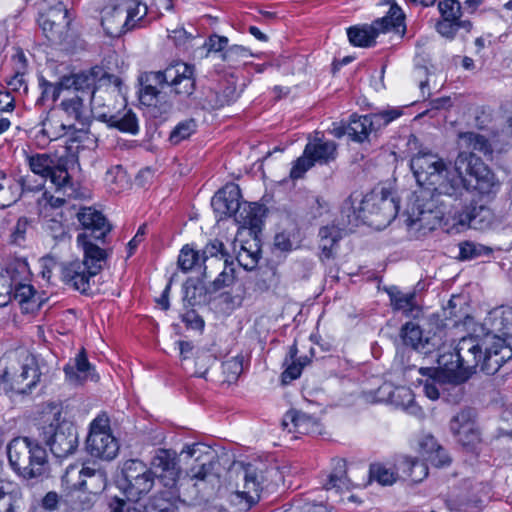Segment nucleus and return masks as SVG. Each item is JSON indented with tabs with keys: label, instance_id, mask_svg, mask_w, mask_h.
Instances as JSON below:
<instances>
[{
	"label": "nucleus",
	"instance_id": "9b49d317",
	"mask_svg": "<svg viewBox=\"0 0 512 512\" xmlns=\"http://www.w3.org/2000/svg\"><path fill=\"white\" fill-rule=\"evenodd\" d=\"M118 486L129 501L137 502L151 491L154 477L144 462L130 459L123 463Z\"/></svg>",
	"mask_w": 512,
	"mask_h": 512
},
{
	"label": "nucleus",
	"instance_id": "338daca9",
	"mask_svg": "<svg viewBox=\"0 0 512 512\" xmlns=\"http://www.w3.org/2000/svg\"><path fill=\"white\" fill-rule=\"evenodd\" d=\"M248 56L249 51L245 47L234 45L224 51L222 58L227 62H235L240 58H246Z\"/></svg>",
	"mask_w": 512,
	"mask_h": 512
},
{
	"label": "nucleus",
	"instance_id": "0eeeda50",
	"mask_svg": "<svg viewBox=\"0 0 512 512\" xmlns=\"http://www.w3.org/2000/svg\"><path fill=\"white\" fill-rule=\"evenodd\" d=\"M345 209L352 210L356 219L382 228L396 218L399 204L391 192L381 190L380 192L373 191L361 199L360 195L352 194L345 203Z\"/></svg>",
	"mask_w": 512,
	"mask_h": 512
},
{
	"label": "nucleus",
	"instance_id": "4c0bfd02",
	"mask_svg": "<svg viewBox=\"0 0 512 512\" xmlns=\"http://www.w3.org/2000/svg\"><path fill=\"white\" fill-rule=\"evenodd\" d=\"M298 349L296 345H292L289 349V360L286 359L287 368L282 373V381L288 383L300 377L302 370L310 362L307 356L296 358Z\"/></svg>",
	"mask_w": 512,
	"mask_h": 512
},
{
	"label": "nucleus",
	"instance_id": "bf43d9fd",
	"mask_svg": "<svg viewBox=\"0 0 512 512\" xmlns=\"http://www.w3.org/2000/svg\"><path fill=\"white\" fill-rule=\"evenodd\" d=\"M419 372L422 374V375H429V378L425 381L424 385H423V391L425 393V395L431 399V400H436L439 398V387H438V382L436 381V379L430 374L431 372H435L434 369L432 368H421L419 370Z\"/></svg>",
	"mask_w": 512,
	"mask_h": 512
},
{
	"label": "nucleus",
	"instance_id": "72a5a7b5",
	"mask_svg": "<svg viewBox=\"0 0 512 512\" xmlns=\"http://www.w3.org/2000/svg\"><path fill=\"white\" fill-rule=\"evenodd\" d=\"M399 471H402L404 477L412 482H420L428 475L427 461L417 460L407 456L401 457L398 461Z\"/></svg>",
	"mask_w": 512,
	"mask_h": 512
},
{
	"label": "nucleus",
	"instance_id": "de8ad7c7",
	"mask_svg": "<svg viewBox=\"0 0 512 512\" xmlns=\"http://www.w3.org/2000/svg\"><path fill=\"white\" fill-rule=\"evenodd\" d=\"M319 237L322 254L326 258H330L332 256L334 246L341 238L340 229L336 226L322 227L319 231Z\"/></svg>",
	"mask_w": 512,
	"mask_h": 512
},
{
	"label": "nucleus",
	"instance_id": "79ce46f5",
	"mask_svg": "<svg viewBox=\"0 0 512 512\" xmlns=\"http://www.w3.org/2000/svg\"><path fill=\"white\" fill-rule=\"evenodd\" d=\"M38 85L41 90V96L38 102L42 104L46 101L56 102L66 93V87L63 85V77L58 82H50L41 76L38 79Z\"/></svg>",
	"mask_w": 512,
	"mask_h": 512
},
{
	"label": "nucleus",
	"instance_id": "bb28decb",
	"mask_svg": "<svg viewBox=\"0 0 512 512\" xmlns=\"http://www.w3.org/2000/svg\"><path fill=\"white\" fill-rule=\"evenodd\" d=\"M418 445V453L424 461L436 467H443L450 463L449 456L432 435H423Z\"/></svg>",
	"mask_w": 512,
	"mask_h": 512
},
{
	"label": "nucleus",
	"instance_id": "e2e57ef3",
	"mask_svg": "<svg viewBox=\"0 0 512 512\" xmlns=\"http://www.w3.org/2000/svg\"><path fill=\"white\" fill-rule=\"evenodd\" d=\"M400 115V110L388 109L371 114V117L373 118L374 125H376L377 129H380L381 127L388 125L390 122L400 117Z\"/></svg>",
	"mask_w": 512,
	"mask_h": 512
},
{
	"label": "nucleus",
	"instance_id": "20e7f679",
	"mask_svg": "<svg viewBox=\"0 0 512 512\" xmlns=\"http://www.w3.org/2000/svg\"><path fill=\"white\" fill-rule=\"evenodd\" d=\"M473 218L472 212L463 206L453 207L445 213L427 191L417 195L407 211V225L417 231H431L443 225L449 232H460Z\"/></svg>",
	"mask_w": 512,
	"mask_h": 512
},
{
	"label": "nucleus",
	"instance_id": "423d86ee",
	"mask_svg": "<svg viewBox=\"0 0 512 512\" xmlns=\"http://www.w3.org/2000/svg\"><path fill=\"white\" fill-rule=\"evenodd\" d=\"M0 388L6 394H26L40 381L36 359L26 351L7 355L2 359Z\"/></svg>",
	"mask_w": 512,
	"mask_h": 512
},
{
	"label": "nucleus",
	"instance_id": "f704fd0d",
	"mask_svg": "<svg viewBox=\"0 0 512 512\" xmlns=\"http://www.w3.org/2000/svg\"><path fill=\"white\" fill-rule=\"evenodd\" d=\"M347 36L350 43L358 47L372 46L378 37L373 23L349 27L347 29Z\"/></svg>",
	"mask_w": 512,
	"mask_h": 512
},
{
	"label": "nucleus",
	"instance_id": "58836bf2",
	"mask_svg": "<svg viewBox=\"0 0 512 512\" xmlns=\"http://www.w3.org/2000/svg\"><path fill=\"white\" fill-rule=\"evenodd\" d=\"M109 126L117 128L126 133L136 134L138 132V123L135 114L131 110H124L117 114L103 115Z\"/></svg>",
	"mask_w": 512,
	"mask_h": 512
},
{
	"label": "nucleus",
	"instance_id": "4d7b16f0",
	"mask_svg": "<svg viewBox=\"0 0 512 512\" xmlns=\"http://www.w3.org/2000/svg\"><path fill=\"white\" fill-rule=\"evenodd\" d=\"M235 281V268L233 267V263H229L228 259L224 260V268L221 273L217 276V278L213 281V286L215 289L219 290L224 287H228L233 284Z\"/></svg>",
	"mask_w": 512,
	"mask_h": 512
},
{
	"label": "nucleus",
	"instance_id": "6e6d98bb",
	"mask_svg": "<svg viewBox=\"0 0 512 512\" xmlns=\"http://www.w3.org/2000/svg\"><path fill=\"white\" fill-rule=\"evenodd\" d=\"M437 31L443 36L448 39H452L456 33V31L460 27H464L466 30H469L471 27L470 22H460V21H453V20H444L441 19L437 23Z\"/></svg>",
	"mask_w": 512,
	"mask_h": 512
},
{
	"label": "nucleus",
	"instance_id": "cd10ccee",
	"mask_svg": "<svg viewBox=\"0 0 512 512\" xmlns=\"http://www.w3.org/2000/svg\"><path fill=\"white\" fill-rule=\"evenodd\" d=\"M96 75L94 72H81L69 76H63V85L67 93L86 95L88 101H92L95 94Z\"/></svg>",
	"mask_w": 512,
	"mask_h": 512
},
{
	"label": "nucleus",
	"instance_id": "5701e85b",
	"mask_svg": "<svg viewBox=\"0 0 512 512\" xmlns=\"http://www.w3.org/2000/svg\"><path fill=\"white\" fill-rule=\"evenodd\" d=\"M66 381L71 385H82L88 380L97 381L98 376L94 373L93 367L89 363L84 349H82L74 358L64 367Z\"/></svg>",
	"mask_w": 512,
	"mask_h": 512
},
{
	"label": "nucleus",
	"instance_id": "dca6fc26",
	"mask_svg": "<svg viewBox=\"0 0 512 512\" xmlns=\"http://www.w3.org/2000/svg\"><path fill=\"white\" fill-rule=\"evenodd\" d=\"M62 483L70 493L87 491L89 494H97L105 489L107 479L102 470L89 467L78 469L71 465L66 469Z\"/></svg>",
	"mask_w": 512,
	"mask_h": 512
},
{
	"label": "nucleus",
	"instance_id": "4be33fe9",
	"mask_svg": "<svg viewBox=\"0 0 512 512\" xmlns=\"http://www.w3.org/2000/svg\"><path fill=\"white\" fill-rule=\"evenodd\" d=\"M30 177L26 176L16 181L7 177L0 171V207L5 208L16 202L20 197L21 191H33L42 186V183L31 185Z\"/></svg>",
	"mask_w": 512,
	"mask_h": 512
},
{
	"label": "nucleus",
	"instance_id": "b1692460",
	"mask_svg": "<svg viewBox=\"0 0 512 512\" xmlns=\"http://www.w3.org/2000/svg\"><path fill=\"white\" fill-rule=\"evenodd\" d=\"M96 276L91 274L90 270L79 260L65 264L62 268L63 281L81 293H86L90 289V280Z\"/></svg>",
	"mask_w": 512,
	"mask_h": 512
},
{
	"label": "nucleus",
	"instance_id": "a878e982",
	"mask_svg": "<svg viewBox=\"0 0 512 512\" xmlns=\"http://www.w3.org/2000/svg\"><path fill=\"white\" fill-rule=\"evenodd\" d=\"M377 35L394 32L400 36L405 33V15L397 4H392L387 14L372 22Z\"/></svg>",
	"mask_w": 512,
	"mask_h": 512
},
{
	"label": "nucleus",
	"instance_id": "1a4fd4ad",
	"mask_svg": "<svg viewBox=\"0 0 512 512\" xmlns=\"http://www.w3.org/2000/svg\"><path fill=\"white\" fill-rule=\"evenodd\" d=\"M7 453L10 466L23 479H38L48 471L45 449L26 437L13 439L8 445Z\"/></svg>",
	"mask_w": 512,
	"mask_h": 512
},
{
	"label": "nucleus",
	"instance_id": "5fc2aeb1",
	"mask_svg": "<svg viewBox=\"0 0 512 512\" xmlns=\"http://www.w3.org/2000/svg\"><path fill=\"white\" fill-rule=\"evenodd\" d=\"M203 256V261L205 262L209 257L217 258L221 256V258L228 259L231 258L230 252L225 248L224 244L218 239L211 240L203 249L201 253Z\"/></svg>",
	"mask_w": 512,
	"mask_h": 512
},
{
	"label": "nucleus",
	"instance_id": "c03bdc74",
	"mask_svg": "<svg viewBox=\"0 0 512 512\" xmlns=\"http://www.w3.org/2000/svg\"><path fill=\"white\" fill-rule=\"evenodd\" d=\"M358 483H353L351 480L347 477L346 471H345V461L344 460H338L337 466L332 472L327 482L325 483L324 487L326 490H343V489H349L351 486H359Z\"/></svg>",
	"mask_w": 512,
	"mask_h": 512
},
{
	"label": "nucleus",
	"instance_id": "9d476101",
	"mask_svg": "<svg viewBox=\"0 0 512 512\" xmlns=\"http://www.w3.org/2000/svg\"><path fill=\"white\" fill-rule=\"evenodd\" d=\"M230 478L236 479L235 490L231 494V501L250 508L260 497L263 482L262 471L251 463H240L229 472Z\"/></svg>",
	"mask_w": 512,
	"mask_h": 512
},
{
	"label": "nucleus",
	"instance_id": "49530a36",
	"mask_svg": "<svg viewBox=\"0 0 512 512\" xmlns=\"http://www.w3.org/2000/svg\"><path fill=\"white\" fill-rule=\"evenodd\" d=\"M459 145L461 148L479 151L484 154L490 153L492 150L488 140L475 132H465L459 134Z\"/></svg>",
	"mask_w": 512,
	"mask_h": 512
},
{
	"label": "nucleus",
	"instance_id": "6e6552de",
	"mask_svg": "<svg viewBox=\"0 0 512 512\" xmlns=\"http://www.w3.org/2000/svg\"><path fill=\"white\" fill-rule=\"evenodd\" d=\"M40 437L57 458L73 454L78 447L75 426L62 416L61 409L53 406L43 415Z\"/></svg>",
	"mask_w": 512,
	"mask_h": 512
},
{
	"label": "nucleus",
	"instance_id": "39448f33",
	"mask_svg": "<svg viewBox=\"0 0 512 512\" xmlns=\"http://www.w3.org/2000/svg\"><path fill=\"white\" fill-rule=\"evenodd\" d=\"M140 102L156 106L164 88L169 87L179 96L188 97L195 90L193 67L182 62L168 66L163 71L146 72L140 76Z\"/></svg>",
	"mask_w": 512,
	"mask_h": 512
},
{
	"label": "nucleus",
	"instance_id": "37998d69",
	"mask_svg": "<svg viewBox=\"0 0 512 512\" xmlns=\"http://www.w3.org/2000/svg\"><path fill=\"white\" fill-rule=\"evenodd\" d=\"M369 476L371 480L383 486L392 485L398 479V473L394 466L385 463L372 464L369 469Z\"/></svg>",
	"mask_w": 512,
	"mask_h": 512
},
{
	"label": "nucleus",
	"instance_id": "7c9ffc66",
	"mask_svg": "<svg viewBox=\"0 0 512 512\" xmlns=\"http://www.w3.org/2000/svg\"><path fill=\"white\" fill-rule=\"evenodd\" d=\"M391 305L394 310L401 311L407 317H416L420 311L415 292H402L396 288L389 292Z\"/></svg>",
	"mask_w": 512,
	"mask_h": 512
},
{
	"label": "nucleus",
	"instance_id": "ddd939ff",
	"mask_svg": "<svg viewBox=\"0 0 512 512\" xmlns=\"http://www.w3.org/2000/svg\"><path fill=\"white\" fill-rule=\"evenodd\" d=\"M337 157V144L334 141L314 138L310 140L300 156L294 163L290 171V178L300 179L316 163L320 165L328 164Z\"/></svg>",
	"mask_w": 512,
	"mask_h": 512
},
{
	"label": "nucleus",
	"instance_id": "0e129e2a",
	"mask_svg": "<svg viewBox=\"0 0 512 512\" xmlns=\"http://www.w3.org/2000/svg\"><path fill=\"white\" fill-rule=\"evenodd\" d=\"M12 484L0 480V512H12Z\"/></svg>",
	"mask_w": 512,
	"mask_h": 512
},
{
	"label": "nucleus",
	"instance_id": "ea45409f",
	"mask_svg": "<svg viewBox=\"0 0 512 512\" xmlns=\"http://www.w3.org/2000/svg\"><path fill=\"white\" fill-rule=\"evenodd\" d=\"M391 404L402 408L413 415H419L421 409L414 403V394L410 388L405 386L395 387Z\"/></svg>",
	"mask_w": 512,
	"mask_h": 512
},
{
	"label": "nucleus",
	"instance_id": "2eb2a0df",
	"mask_svg": "<svg viewBox=\"0 0 512 512\" xmlns=\"http://www.w3.org/2000/svg\"><path fill=\"white\" fill-rule=\"evenodd\" d=\"M27 162L34 174L39 175L42 179L49 178L52 185H57L58 189L66 194H73L74 185L67 169L59 165L51 155L36 153L27 156Z\"/></svg>",
	"mask_w": 512,
	"mask_h": 512
},
{
	"label": "nucleus",
	"instance_id": "f8f14e48",
	"mask_svg": "<svg viewBox=\"0 0 512 512\" xmlns=\"http://www.w3.org/2000/svg\"><path fill=\"white\" fill-rule=\"evenodd\" d=\"M86 449L91 456L105 460L117 456L119 443L111 432L110 421L105 414L98 415L90 423Z\"/></svg>",
	"mask_w": 512,
	"mask_h": 512
},
{
	"label": "nucleus",
	"instance_id": "6ab92c4d",
	"mask_svg": "<svg viewBox=\"0 0 512 512\" xmlns=\"http://www.w3.org/2000/svg\"><path fill=\"white\" fill-rule=\"evenodd\" d=\"M240 188L235 183H228L211 199V206L217 220L235 215L240 209Z\"/></svg>",
	"mask_w": 512,
	"mask_h": 512
},
{
	"label": "nucleus",
	"instance_id": "680f3d73",
	"mask_svg": "<svg viewBox=\"0 0 512 512\" xmlns=\"http://www.w3.org/2000/svg\"><path fill=\"white\" fill-rule=\"evenodd\" d=\"M55 194H50L49 192H45L43 194V199L46 201L47 204H49L53 208L61 207L65 202L67 198H74L76 196V188L74 187L73 194L69 195L64 193V191H61L58 189L57 185H53Z\"/></svg>",
	"mask_w": 512,
	"mask_h": 512
},
{
	"label": "nucleus",
	"instance_id": "c85d7f7f",
	"mask_svg": "<svg viewBox=\"0 0 512 512\" xmlns=\"http://www.w3.org/2000/svg\"><path fill=\"white\" fill-rule=\"evenodd\" d=\"M189 457L195 458L197 461L204 456L205 460L198 466H194L189 471L190 480L204 481L210 473L211 467L207 463L211 458L212 452L210 448L201 443H195L183 450Z\"/></svg>",
	"mask_w": 512,
	"mask_h": 512
},
{
	"label": "nucleus",
	"instance_id": "69168bd1",
	"mask_svg": "<svg viewBox=\"0 0 512 512\" xmlns=\"http://www.w3.org/2000/svg\"><path fill=\"white\" fill-rule=\"evenodd\" d=\"M214 360L213 356L208 353H201L197 355L195 359L196 369L194 374L198 377H204Z\"/></svg>",
	"mask_w": 512,
	"mask_h": 512
},
{
	"label": "nucleus",
	"instance_id": "7ed1b4c3",
	"mask_svg": "<svg viewBox=\"0 0 512 512\" xmlns=\"http://www.w3.org/2000/svg\"><path fill=\"white\" fill-rule=\"evenodd\" d=\"M91 102L86 95L65 93L41 121L40 133L49 141L68 137L71 141L87 133L92 119Z\"/></svg>",
	"mask_w": 512,
	"mask_h": 512
},
{
	"label": "nucleus",
	"instance_id": "473e14b6",
	"mask_svg": "<svg viewBox=\"0 0 512 512\" xmlns=\"http://www.w3.org/2000/svg\"><path fill=\"white\" fill-rule=\"evenodd\" d=\"M377 130L370 115L352 116L347 126V135L356 142H363L369 134Z\"/></svg>",
	"mask_w": 512,
	"mask_h": 512
},
{
	"label": "nucleus",
	"instance_id": "a19ab883",
	"mask_svg": "<svg viewBox=\"0 0 512 512\" xmlns=\"http://www.w3.org/2000/svg\"><path fill=\"white\" fill-rule=\"evenodd\" d=\"M233 253L239 265L247 271L253 270L257 266L260 258L259 248L256 244H254V247H252V245L247 247L244 244H240L237 250L236 243L234 242Z\"/></svg>",
	"mask_w": 512,
	"mask_h": 512
},
{
	"label": "nucleus",
	"instance_id": "864d4df0",
	"mask_svg": "<svg viewBox=\"0 0 512 512\" xmlns=\"http://www.w3.org/2000/svg\"><path fill=\"white\" fill-rule=\"evenodd\" d=\"M30 228V221L26 217H20L11 228L9 242L21 246L26 241V235Z\"/></svg>",
	"mask_w": 512,
	"mask_h": 512
},
{
	"label": "nucleus",
	"instance_id": "09e8293b",
	"mask_svg": "<svg viewBox=\"0 0 512 512\" xmlns=\"http://www.w3.org/2000/svg\"><path fill=\"white\" fill-rule=\"evenodd\" d=\"M204 263L203 256L190 245H185L178 256V266L184 271H190Z\"/></svg>",
	"mask_w": 512,
	"mask_h": 512
},
{
	"label": "nucleus",
	"instance_id": "e433bc0d",
	"mask_svg": "<svg viewBox=\"0 0 512 512\" xmlns=\"http://www.w3.org/2000/svg\"><path fill=\"white\" fill-rule=\"evenodd\" d=\"M121 10H123L124 21L127 31L132 30L138 26V23L146 16V5L135 0H124L119 3Z\"/></svg>",
	"mask_w": 512,
	"mask_h": 512
},
{
	"label": "nucleus",
	"instance_id": "f257e3e1",
	"mask_svg": "<svg viewBox=\"0 0 512 512\" xmlns=\"http://www.w3.org/2000/svg\"><path fill=\"white\" fill-rule=\"evenodd\" d=\"M488 330L489 343L484 353L472 337L462 338L456 352L438 358L439 366L454 375L456 381H465L473 369H479L487 375L495 374L506 361L512 360V308L499 307L489 312L484 320Z\"/></svg>",
	"mask_w": 512,
	"mask_h": 512
},
{
	"label": "nucleus",
	"instance_id": "4468645a",
	"mask_svg": "<svg viewBox=\"0 0 512 512\" xmlns=\"http://www.w3.org/2000/svg\"><path fill=\"white\" fill-rule=\"evenodd\" d=\"M8 273L11 278V289L13 290L14 299L18 301L21 309L26 313H33L38 310L42 301L37 295L34 287L27 283L29 280L30 272L26 261L16 260L10 265Z\"/></svg>",
	"mask_w": 512,
	"mask_h": 512
},
{
	"label": "nucleus",
	"instance_id": "aec40b11",
	"mask_svg": "<svg viewBox=\"0 0 512 512\" xmlns=\"http://www.w3.org/2000/svg\"><path fill=\"white\" fill-rule=\"evenodd\" d=\"M282 426L288 432L298 434L320 435L323 429L317 418L296 410H290L284 415Z\"/></svg>",
	"mask_w": 512,
	"mask_h": 512
},
{
	"label": "nucleus",
	"instance_id": "412c9836",
	"mask_svg": "<svg viewBox=\"0 0 512 512\" xmlns=\"http://www.w3.org/2000/svg\"><path fill=\"white\" fill-rule=\"evenodd\" d=\"M77 244L83 250L84 258L81 262L85 264L91 274L97 275L106 264L110 251L94 244L87 233H81L77 236Z\"/></svg>",
	"mask_w": 512,
	"mask_h": 512
},
{
	"label": "nucleus",
	"instance_id": "c9c22d12",
	"mask_svg": "<svg viewBox=\"0 0 512 512\" xmlns=\"http://www.w3.org/2000/svg\"><path fill=\"white\" fill-rule=\"evenodd\" d=\"M236 221L243 227L248 228L251 232L256 233L260 230L261 220V207L255 203L240 206V209L235 214Z\"/></svg>",
	"mask_w": 512,
	"mask_h": 512
},
{
	"label": "nucleus",
	"instance_id": "052dcab7",
	"mask_svg": "<svg viewBox=\"0 0 512 512\" xmlns=\"http://www.w3.org/2000/svg\"><path fill=\"white\" fill-rule=\"evenodd\" d=\"M394 389L395 387L393 386V384L389 382H384L377 388V390H375L374 392H370L367 395V398L373 402L391 403Z\"/></svg>",
	"mask_w": 512,
	"mask_h": 512
},
{
	"label": "nucleus",
	"instance_id": "a211bd4d",
	"mask_svg": "<svg viewBox=\"0 0 512 512\" xmlns=\"http://www.w3.org/2000/svg\"><path fill=\"white\" fill-rule=\"evenodd\" d=\"M165 488H173L177 484L179 477V468L177 466L175 455L169 450L159 449L152 458L149 468Z\"/></svg>",
	"mask_w": 512,
	"mask_h": 512
},
{
	"label": "nucleus",
	"instance_id": "603ef678",
	"mask_svg": "<svg viewBox=\"0 0 512 512\" xmlns=\"http://www.w3.org/2000/svg\"><path fill=\"white\" fill-rule=\"evenodd\" d=\"M243 371L242 358L232 357L222 363V372L225 376V381L232 383L238 379Z\"/></svg>",
	"mask_w": 512,
	"mask_h": 512
},
{
	"label": "nucleus",
	"instance_id": "393cba45",
	"mask_svg": "<svg viewBox=\"0 0 512 512\" xmlns=\"http://www.w3.org/2000/svg\"><path fill=\"white\" fill-rule=\"evenodd\" d=\"M77 218L83 229L90 231V236L95 239H103L110 231L104 215L92 207L81 208Z\"/></svg>",
	"mask_w": 512,
	"mask_h": 512
},
{
	"label": "nucleus",
	"instance_id": "f3484780",
	"mask_svg": "<svg viewBox=\"0 0 512 512\" xmlns=\"http://www.w3.org/2000/svg\"><path fill=\"white\" fill-rule=\"evenodd\" d=\"M450 430L468 451H476L481 444V434L470 410L457 413L450 421Z\"/></svg>",
	"mask_w": 512,
	"mask_h": 512
},
{
	"label": "nucleus",
	"instance_id": "8fccbe9b",
	"mask_svg": "<svg viewBox=\"0 0 512 512\" xmlns=\"http://www.w3.org/2000/svg\"><path fill=\"white\" fill-rule=\"evenodd\" d=\"M491 252L489 247L473 241H464L459 244V258L464 261L486 256Z\"/></svg>",
	"mask_w": 512,
	"mask_h": 512
},
{
	"label": "nucleus",
	"instance_id": "774afa93",
	"mask_svg": "<svg viewBox=\"0 0 512 512\" xmlns=\"http://www.w3.org/2000/svg\"><path fill=\"white\" fill-rule=\"evenodd\" d=\"M111 512H141L136 506L125 502L120 498H114L110 504Z\"/></svg>",
	"mask_w": 512,
	"mask_h": 512
},
{
	"label": "nucleus",
	"instance_id": "3c124183",
	"mask_svg": "<svg viewBox=\"0 0 512 512\" xmlns=\"http://www.w3.org/2000/svg\"><path fill=\"white\" fill-rule=\"evenodd\" d=\"M196 127V122L193 119H187L179 122L170 133V143L177 145L188 139L196 131Z\"/></svg>",
	"mask_w": 512,
	"mask_h": 512
},
{
	"label": "nucleus",
	"instance_id": "a18cd8bd",
	"mask_svg": "<svg viewBox=\"0 0 512 512\" xmlns=\"http://www.w3.org/2000/svg\"><path fill=\"white\" fill-rule=\"evenodd\" d=\"M167 491L161 492L152 500V509L157 512H174L176 509V502L179 498V492L174 486L173 488H166Z\"/></svg>",
	"mask_w": 512,
	"mask_h": 512
},
{
	"label": "nucleus",
	"instance_id": "f03ea898",
	"mask_svg": "<svg viewBox=\"0 0 512 512\" xmlns=\"http://www.w3.org/2000/svg\"><path fill=\"white\" fill-rule=\"evenodd\" d=\"M410 167L420 186L439 195L455 196L463 189L489 195L498 188L492 171L473 153L460 152L453 168L438 155L419 152L412 157Z\"/></svg>",
	"mask_w": 512,
	"mask_h": 512
},
{
	"label": "nucleus",
	"instance_id": "2f4dec72",
	"mask_svg": "<svg viewBox=\"0 0 512 512\" xmlns=\"http://www.w3.org/2000/svg\"><path fill=\"white\" fill-rule=\"evenodd\" d=\"M123 12L120 4L104 9L101 24L107 35L118 37L127 32Z\"/></svg>",
	"mask_w": 512,
	"mask_h": 512
},
{
	"label": "nucleus",
	"instance_id": "13d9d810",
	"mask_svg": "<svg viewBox=\"0 0 512 512\" xmlns=\"http://www.w3.org/2000/svg\"><path fill=\"white\" fill-rule=\"evenodd\" d=\"M439 11L442 19L459 21L461 5L457 0H444L439 3Z\"/></svg>",
	"mask_w": 512,
	"mask_h": 512
},
{
	"label": "nucleus",
	"instance_id": "c756f323",
	"mask_svg": "<svg viewBox=\"0 0 512 512\" xmlns=\"http://www.w3.org/2000/svg\"><path fill=\"white\" fill-rule=\"evenodd\" d=\"M401 338L405 345L411 346L415 351L423 354L431 353L434 348L430 339L423 336L420 326L413 322H408L402 327Z\"/></svg>",
	"mask_w": 512,
	"mask_h": 512
}]
</instances>
